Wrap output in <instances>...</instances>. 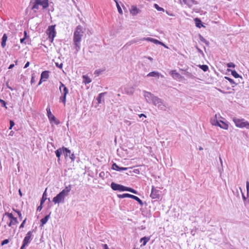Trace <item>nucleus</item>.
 <instances>
[{
	"label": "nucleus",
	"mask_w": 249,
	"mask_h": 249,
	"mask_svg": "<svg viewBox=\"0 0 249 249\" xmlns=\"http://www.w3.org/2000/svg\"><path fill=\"white\" fill-rule=\"evenodd\" d=\"M124 122L126 123V124L128 125H130L131 124V123L128 120H125Z\"/></svg>",
	"instance_id": "63"
},
{
	"label": "nucleus",
	"mask_w": 249,
	"mask_h": 249,
	"mask_svg": "<svg viewBox=\"0 0 249 249\" xmlns=\"http://www.w3.org/2000/svg\"><path fill=\"white\" fill-rule=\"evenodd\" d=\"M84 33L83 28L81 25L76 26L73 37L74 48L76 50V53L78 52L81 49V42Z\"/></svg>",
	"instance_id": "1"
},
{
	"label": "nucleus",
	"mask_w": 249,
	"mask_h": 249,
	"mask_svg": "<svg viewBox=\"0 0 249 249\" xmlns=\"http://www.w3.org/2000/svg\"><path fill=\"white\" fill-rule=\"evenodd\" d=\"M55 25H52L49 27L48 31L49 32V37H51L52 39H53L54 36H55Z\"/></svg>",
	"instance_id": "12"
},
{
	"label": "nucleus",
	"mask_w": 249,
	"mask_h": 249,
	"mask_svg": "<svg viewBox=\"0 0 249 249\" xmlns=\"http://www.w3.org/2000/svg\"><path fill=\"white\" fill-rule=\"evenodd\" d=\"M63 153H64L65 154V156L66 157L69 156L71 153V150H70L68 148L64 147H63Z\"/></svg>",
	"instance_id": "27"
},
{
	"label": "nucleus",
	"mask_w": 249,
	"mask_h": 249,
	"mask_svg": "<svg viewBox=\"0 0 249 249\" xmlns=\"http://www.w3.org/2000/svg\"><path fill=\"white\" fill-rule=\"evenodd\" d=\"M154 7L159 11H164L163 8L160 7L157 4H154Z\"/></svg>",
	"instance_id": "38"
},
{
	"label": "nucleus",
	"mask_w": 249,
	"mask_h": 249,
	"mask_svg": "<svg viewBox=\"0 0 249 249\" xmlns=\"http://www.w3.org/2000/svg\"><path fill=\"white\" fill-rule=\"evenodd\" d=\"M70 157V158L71 160L72 161H74L75 159V155L73 153H72L69 156Z\"/></svg>",
	"instance_id": "46"
},
{
	"label": "nucleus",
	"mask_w": 249,
	"mask_h": 249,
	"mask_svg": "<svg viewBox=\"0 0 249 249\" xmlns=\"http://www.w3.org/2000/svg\"><path fill=\"white\" fill-rule=\"evenodd\" d=\"M112 169L114 170L120 171V167L115 163L112 164Z\"/></svg>",
	"instance_id": "34"
},
{
	"label": "nucleus",
	"mask_w": 249,
	"mask_h": 249,
	"mask_svg": "<svg viewBox=\"0 0 249 249\" xmlns=\"http://www.w3.org/2000/svg\"><path fill=\"white\" fill-rule=\"evenodd\" d=\"M60 100L62 101L64 105H65L66 102V95H62V96L60 97Z\"/></svg>",
	"instance_id": "35"
},
{
	"label": "nucleus",
	"mask_w": 249,
	"mask_h": 249,
	"mask_svg": "<svg viewBox=\"0 0 249 249\" xmlns=\"http://www.w3.org/2000/svg\"><path fill=\"white\" fill-rule=\"evenodd\" d=\"M158 42H159L158 43H155V44H160V45L163 46L164 47H165L166 48H168V47L164 43H163L162 42H160V41L159 40H158Z\"/></svg>",
	"instance_id": "54"
},
{
	"label": "nucleus",
	"mask_w": 249,
	"mask_h": 249,
	"mask_svg": "<svg viewBox=\"0 0 249 249\" xmlns=\"http://www.w3.org/2000/svg\"><path fill=\"white\" fill-rule=\"evenodd\" d=\"M158 42H159L158 43H155V44H160V45L163 46L164 47H165L166 48H168V47L164 43H163L162 42H160V41L159 40H158Z\"/></svg>",
	"instance_id": "56"
},
{
	"label": "nucleus",
	"mask_w": 249,
	"mask_h": 249,
	"mask_svg": "<svg viewBox=\"0 0 249 249\" xmlns=\"http://www.w3.org/2000/svg\"><path fill=\"white\" fill-rule=\"evenodd\" d=\"M196 48L199 53L203 54V51L200 49H199L197 46H196Z\"/></svg>",
	"instance_id": "59"
},
{
	"label": "nucleus",
	"mask_w": 249,
	"mask_h": 249,
	"mask_svg": "<svg viewBox=\"0 0 249 249\" xmlns=\"http://www.w3.org/2000/svg\"><path fill=\"white\" fill-rule=\"evenodd\" d=\"M4 215H7V216L11 219V221L8 224L9 227H11L12 225H16L18 223L17 218L14 217L12 213L6 212L5 213Z\"/></svg>",
	"instance_id": "9"
},
{
	"label": "nucleus",
	"mask_w": 249,
	"mask_h": 249,
	"mask_svg": "<svg viewBox=\"0 0 249 249\" xmlns=\"http://www.w3.org/2000/svg\"><path fill=\"white\" fill-rule=\"evenodd\" d=\"M42 209V205H41V203H40V205L37 207V211H40Z\"/></svg>",
	"instance_id": "58"
},
{
	"label": "nucleus",
	"mask_w": 249,
	"mask_h": 249,
	"mask_svg": "<svg viewBox=\"0 0 249 249\" xmlns=\"http://www.w3.org/2000/svg\"><path fill=\"white\" fill-rule=\"evenodd\" d=\"M232 121L236 127L239 128L245 127L247 129H249V122L245 121L244 119H239L236 117H233Z\"/></svg>",
	"instance_id": "4"
},
{
	"label": "nucleus",
	"mask_w": 249,
	"mask_h": 249,
	"mask_svg": "<svg viewBox=\"0 0 249 249\" xmlns=\"http://www.w3.org/2000/svg\"><path fill=\"white\" fill-rule=\"evenodd\" d=\"M128 192H130L132 193L135 194H138L137 191H136L135 190H134L133 189L131 188H129Z\"/></svg>",
	"instance_id": "49"
},
{
	"label": "nucleus",
	"mask_w": 249,
	"mask_h": 249,
	"mask_svg": "<svg viewBox=\"0 0 249 249\" xmlns=\"http://www.w3.org/2000/svg\"><path fill=\"white\" fill-rule=\"evenodd\" d=\"M158 42H159L158 43H155V44H160V45L163 46L164 47H165L166 48H168V47L164 43H163L162 42H160V41L159 40H158Z\"/></svg>",
	"instance_id": "55"
},
{
	"label": "nucleus",
	"mask_w": 249,
	"mask_h": 249,
	"mask_svg": "<svg viewBox=\"0 0 249 249\" xmlns=\"http://www.w3.org/2000/svg\"><path fill=\"white\" fill-rule=\"evenodd\" d=\"M150 240V237H143L141 239V242H143L142 246H145Z\"/></svg>",
	"instance_id": "26"
},
{
	"label": "nucleus",
	"mask_w": 249,
	"mask_h": 249,
	"mask_svg": "<svg viewBox=\"0 0 249 249\" xmlns=\"http://www.w3.org/2000/svg\"><path fill=\"white\" fill-rule=\"evenodd\" d=\"M47 116L51 123L54 122L57 124L59 122L56 120L55 116L52 113L50 107H48L46 108Z\"/></svg>",
	"instance_id": "8"
},
{
	"label": "nucleus",
	"mask_w": 249,
	"mask_h": 249,
	"mask_svg": "<svg viewBox=\"0 0 249 249\" xmlns=\"http://www.w3.org/2000/svg\"><path fill=\"white\" fill-rule=\"evenodd\" d=\"M49 71H43L41 74V78L39 82L38 85H40L42 83V80L43 81H46L49 77Z\"/></svg>",
	"instance_id": "11"
},
{
	"label": "nucleus",
	"mask_w": 249,
	"mask_h": 249,
	"mask_svg": "<svg viewBox=\"0 0 249 249\" xmlns=\"http://www.w3.org/2000/svg\"><path fill=\"white\" fill-rule=\"evenodd\" d=\"M150 197L152 199L159 198L160 197V191L152 186Z\"/></svg>",
	"instance_id": "10"
},
{
	"label": "nucleus",
	"mask_w": 249,
	"mask_h": 249,
	"mask_svg": "<svg viewBox=\"0 0 249 249\" xmlns=\"http://www.w3.org/2000/svg\"><path fill=\"white\" fill-rule=\"evenodd\" d=\"M153 105L157 107L159 110L166 111L167 108V105L160 98L158 97L153 99L152 102Z\"/></svg>",
	"instance_id": "3"
},
{
	"label": "nucleus",
	"mask_w": 249,
	"mask_h": 249,
	"mask_svg": "<svg viewBox=\"0 0 249 249\" xmlns=\"http://www.w3.org/2000/svg\"><path fill=\"white\" fill-rule=\"evenodd\" d=\"M170 74H171L172 77L174 78H179L181 77L180 74L178 72H177L176 70L172 71L170 72Z\"/></svg>",
	"instance_id": "21"
},
{
	"label": "nucleus",
	"mask_w": 249,
	"mask_h": 249,
	"mask_svg": "<svg viewBox=\"0 0 249 249\" xmlns=\"http://www.w3.org/2000/svg\"><path fill=\"white\" fill-rule=\"evenodd\" d=\"M158 42H159L158 43H155V44H160V45L163 46L164 47H165L166 48H168V47L164 43H163L162 42H160V41L159 40H158Z\"/></svg>",
	"instance_id": "53"
},
{
	"label": "nucleus",
	"mask_w": 249,
	"mask_h": 249,
	"mask_svg": "<svg viewBox=\"0 0 249 249\" xmlns=\"http://www.w3.org/2000/svg\"><path fill=\"white\" fill-rule=\"evenodd\" d=\"M49 0H35L32 9L34 10L35 12H36V10L39 9V5L42 6L43 9H45L49 6Z\"/></svg>",
	"instance_id": "5"
},
{
	"label": "nucleus",
	"mask_w": 249,
	"mask_h": 249,
	"mask_svg": "<svg viewBox=\"0 0 249 249\" xmlns=\"http://www.w3.org/2000/svg\"><path fill=\"white\" fill-rule=\"evenodd\" d=\"M160 75V73L158 71H152L149 72L147 75V76L148 77H159Z\"/></svg>",
	"instance_id": "20"
},
{
	"label": "nucleus",
	"mask_w": 249,
	"mask_h": 249,
	"mask_svg": "<svg viewBox=\"0 0 249 249\" xmlns=\"http://www.w3.org/2000/svg\"><path fill=\"white\" fill-rule=\"evenodd\" d=\"M122 191H128L129 187H125L123 186Z\"/></svg>",
	"instance_id": "57"
},
{
	"label": "nucleus",
	"mask_w": 249,
	"mask_h": 249,
	"mask_svg": "<svg viewBox=\"0 0 249 249\" xmlns=\"http://www.w3.org/2000/svg\"><path fill=\"white\" fill-rule=\"evenodd\" d=\"M33 231H29L24 237L23 244L20 249H24L25 247L27 246L31 241L32 240Z\"/></svg>",
	"instance_id": "6"
},
{
	"label": "nucleus",
	"mask_w": 249,
	"mask_h": 249,
	"mask_svg": "<svg viewBox=\"0 0 249 249\" xmlns=\"http://www.w3.org/2000/svg\"><path fill=\"white\" fill-rule=\"evenodd\" d=\"M199 39L200 40L204 43L207 46H208L209 45V42L208 41H207V40H206L202 36H201V35H199Z\"/></svg>",
	"instance_id": "29"
},
{
	"label": "nucleus",
	"mask_w": 249,
	"mask_h": 249,
	"mask_svg": "<svg viewBox=\"0 0 249 249\" xmlns=\"http://www.w3.org/2000/svg\"><path fill=\"white\" fill-rule=\"evenodd\" d=\"M195 21L196 26L197 27H198L200 28L202 26H203V25H202L201 20L200 19H199L198 18H196L195 19Z\"/></svg>",
	"instance_id": "23"
},
{
	"label": "nucleus",
	"mask_w": 249,
	"mask_h": 249,
	"mask_svg": "<svg viewBox=\"0 0 249 249\" xmlns=\"http://www.w3.org/2000/svg\"><path fill=\"white\" fill-rule=\"evenodd\" d=\"M139 11V9H138L136 6L134 5L132 6L131 8L130 9V13L134 16H135L138 14Z\"/></svg>",
	"instance_id": "17"
},
{
	"label": "nucleus",
	"mask_w": 249,
	"mask_h": 249,
	"mask_svg": "<svg viewBox=\"0 0 249 249\" xmlns=\"http://www.w3.org/2000/svg\"><path fill=\"white\" fill-rule=\"evenodd\" d=\"M144 97L146 98L147 102L148 101H151L152 103L153 102V99L156 98L157 96H154L151 92L145 91Z\"/></svg>",
	"instance_id": "15"
},
{
	"label": "nucleus",
	"mask_w": 249,
	"mask_h": 249,
	"mask_svg": "<svg viewBox=\"0 0 249 249\" xmlns=\"http://www.w3.org/2000/svg\"><path fill=\"white\" fill-rule=\"evenodd\" d=\"M30 65V62L28 61L25 65L24 68H27L28 67H29Z\"/></svg>",
	"instance_id": "62"
},
{
	"label": "nucleus",
	"mask_w": 249,
	"mask_h": 249,
	"mask_svg": "<svg viewBox=\"0 0 249 249\" xmlns=\"http://www.w3.org/2000/svg\"><path fill=\"white\" fill-rule=\"evenodd\" d=\"M7 40V36L6 34H4L3 35V36L2 37V41L1 42V45L3 48H4L6 46V42Z\"/></svg>",
	"instance_id": "19"
},
{
	"label": "nucleus",
	"mask_w": 249,
	"mask_h": 249,
	"mask_svg": "<svg viewBox=\"0 0 249 249\" xmlns=\"http://www.w3.org/2000/svg\"><path fill=\"white\" fill-rule=\"evenodd\" d=\"M47 199L46 197V191L44 192L43 194L42 197L40 200V203H41V205H43V204L44 203L45 200Z\"/></svg>",
	"instance_id": "33"
},
{
	"label": "nucleus",
	"mask_w": 249,
	"mask_h": 249,
	"mask_svg": "<svg viewBox=\"0 0 249 249\" xmlns=\"http://www.w3.org/2000/svg\"><path fill=\"white\" fill-rule=\"evenodd\" d=\"M63 147L62 148H59L57 150L55 151V154L56 157L58 158V160H59V158L61 156V154L63 152Z\"/></svg>",
	"instance_id": "25"
},
{
	"label": "nucleus",
	"mask_w": 249,
	"mask_h": 249,
	"mask_svg": "<svg viewBox=\"0 0 249 249\" xmlns=\"http://www.w3.org/2000/svg\"><path fill=\"white\" fill-rule=\"evenodd\" d=\"M231 75L235 78H241L242 79V77L235 71H231Z\"/></svg>",
	"instance_id": "30"
},
{
	"label": "nucleus",
	"mask_w": 249,
	"mask_h": 249,
	"mask_svg": "<svg viewBox=\"0 0 249 249\" xmlns=\"http://www.w3.org/2000/svg\"><path fill=\"white\" fill-rule=\"evenodd\" d=\"M15 125V123L13 121L10 120V127L9 129H11L13 126H14Z\"/></svg>",
	"instance_id": "47"
},
{
	"label": "nucleus",
	"mask_w": 249,
	"mask_h": 249,
	"mask_svg": "<svg viewBox=\"0 0 249 249\" xmlns=\"http://www.w3.org/2000/svg\"><path fill=\"white\" fill-rule=\"evenodd\" d=\"M71 185H69L66 186L62 191H61L56 196L54 197L53 199V201L55 203H60L63 202L64 199L67 196L69 192L71 190Z\"/></svg>",
	"instance_id": "2"
},
{
	"label": "nucleus",
	"mask_w": 249,
	"mask_h": 249,
	"mask_svg": "<svg viewBox=\"0 0 249 249\" xmlns=\"http://www.w3.org/2000/svg\"><path fill=\"white\" fill-rule=\"evenodd\" d=\"M198 67L204 71H206L208 70V67L206 65H199Z\"/></svg>",
	"instance_id": "32"
},
{
	"label": "nucleus",
	"mask_w": 249,
	"mask_h": 249,
	"mask_svg": "<svg viewBox=\"0 0 249 249\" xmlns=\"http://www.w3.org/2000/svg\"><path fill=\"white\" fill-rule=\"evenodd\" d=\"M51 213L50 212L49 214L46 215L43 218L40 220V226H43L47 222L48 220L50 217Z\"/></svg>",
	"instance_id": "16"
},
{
	"label": "nucleus",
	"mask_w": 249,
	"mask_h": 249,
	"mask_svg": "<svg viewBox=\"0 0 249 249\" xmlns=\"http://www.w3.org/2000/svg\"><path fill=\"white\" fill-rule=\"evenodd\" d=\"M0 103L1 104V105L3 107H5L6 108H7V107L6 106V103L5 101H4L3 100L0 99Z\"/></svg>",
	"instance_id": "41"
},
{
	"label": "nucleus",
	"mask_w": 249,
	"mask_h": 249,
	"mask_svg": "<svg viewBox=\"0 0 249 249\" xmlns=\"http://www.w3.org/2000/svg\"><path fill=\"white\" fill-rule=\"evenodd\" d=\"M139 117H140V118H141V117H145V118H146V116L145 114H142H142H139Z\"/></svg>",
	"instance_id": "64"
},
{
	"label": "nucleus",
	"mask_w": 249,
	"mask_h": 249,
	"mask_svg": "<svg viewBox=\"0 0 249 249\" xmlns=\"http://www.w3.org/2000/svg\"><path fill=\"white\" fill-rule=\"evenodd\" d=\"M227 67L228 68H234L235 65L233 63H229L227 64Z\"/></svg>",
	"instance_id": "48"
},
{
	"label": "nucleus",
	"mask_w": 249,
	"mask_h": 249,
	"mask_svg": "<svg viewBox=\"0 0 249 249\" xmlns=\"http://www.w3.org/2000/svg\"><path fill=\"white\" fill-rule=\"evenodd\" d=\"M102 247H103V249H109V248L107 244H101Z\"/></svg>",
	"instance_id": "52"
},
{
	"label": "nucleus",
	"mask_w": 249,
	"mask_h": 249,
	"mask_svg": "<svg viewBox=\"0 0 249 249\" xmlns=\"http://www.w3.org/2000/svg\"><path fill=\"white\" fill-rule=\"evenodd\" d=\"M104 71L105 70H97L95 71L94 74H96L97 75H99Z\"/></svg>",
	"instance_id": "39"
},
{
	"label": "nucleus",
	"mask_w": 249,
	"mask_h": 249,
	"mask_svg": "<svg viewBox=\"0 0 249 249\" xmlns=\"http://www.w3.org/2000/svg\"><path fill=\"white\" fill-rule=\"evenodd\" d=\"M220 122L222 123V124L219 123L218 126L226 130L228 129V125L221 121Z\"/></svg>",
	"instance_id": "31"
},
{
	"label": "nucleus",
	"mask_w": 249,
	"mask_h": 249,
	"mask_svg": "<svg viewBox=\"0 0 249 249\" xmlns=\"http://www.w3.org/2000/svg\"><path fill=\"white\" fill-rule=\"evenodd\" d=\"M24 36H25V37L23 38H21L20 40V42L21 43H24V40L25 39V38L26 37V36H27V33L26 31H25L24 32Z\"/></svg>",
	"instance_id": "44"
},
{
	"label": "nucleus",
	"mask_w": 249,
	"mask_h": 249,
	"mask_svg": "<svg viewBox=\"0 0 249 249\" xmlns=\"http://www.w3.org/2000/svg\"><path fill=\"white\" fill-rule=\"evenodd\" d=\"M117 196L120 198H123L124 197L131 198L137 201L141 206H142L143 205V202L138 197L133 195L129 194H124L122 195H118Z\"/></svg>",
	"instance_id": "7"
},
{
	"label": "nucleus",
	"mask_w": 249,
	"mask_h": 249,
	"mask_svg": "<svg viewBox=\"0 0 249 249\" xmlns=\"http://www.w3.org/2000/svg\"><path fill=\"white\" fill-rule=\"evenodd\" d=\"M246 188H247V194H248L249 192V182L248 181H247L246 182Z\"/></svg>",
	"instance_id": "51"
},
{
	"label": "nucleus",
	"mask_w": 249,
	"mask_h": 249,
	"mask_svg": "<svg viewBox=\"0 0 249 249\" xmlns=\"http://www.w3.org/2000/svg\"><path fill=\"white\" fill-rule=\"evenodd\" d=\"M59 90H60L62 95H67V94L69 92V90H68V88L62 82H60Z\"/></svg>",
	"instance_id": "13"
},
{
	"label": "nucleus",
	"mask_w": 249,
	"mask_h": 249,
	"mask_svg": "<svg viewBox=\"0 0 249 249\" xmlns=\"http://www.w3.org/2000/svg\"><path fill=\"white\" fill-rule=\"evenodd\" d=\"M140 40H141V41H144V40L152 42L154 43L159 42L158 40H157L156 39H154L153 38H151L150 37H143V38L140 39Z\"/></svg>",
	"instance_id": "18"
},
{
	"label": "nucleus",
	"mask_w": 249,
	"mask_h": 249,
	"mask_svg": "<svg viewBox=\"0 0 249 249\" xmlns=\"http://www.w3.org/2000/svg\"><path fill=\"white\" fill-rule=\"evenodd\" d=\"M225 78L227 80H228L231 84H233V85H236L237 84L235 83V82L234 81V80L232 79H231V78L230 77H225Z\"/></svg>",
	"instance_id": "37"
},
{
	"label": "nucleus",
	"mask_w": 249,
	"mask_h": 249,
	"mask_svg": "<svg viewBox=\"0 0 249 249\" xmlns=\"http://www.w3.org/2000/svg\"><path fill=\"white\" fill-rule=\"evenodd\" d=\"M55 64L56 67H57L60 69H62L63 67V64L62 63H59L58 62H55Z\"/></svg>",
	"instance_id": "42"
},
{
	"label": "nucleus",
	"mask_w": 249,
	"mask_h": 249,
	"mask_svg": "<svg viewBox=\"0 0 249 249\" xmlns=\"http://www.w3.org/2000/svg\"><path fill=\"white\" fill-rule=\"evenodd\" d=\"M116 6H117L118 12L119 13V14L122 15L123 14V11H122V9L121 8L119 3L118 2V1L116 2Z\"/></svg>",
	"instance_id": "36"
},
{
	"label": "nucleus",
	"mask_w": 249,
	"mask_h": 249,
	"mask_svg": "<svg viewBox=\"0 0 249 249\" xmlns=\"http://www.w3.org/2000/svg\"><path fill=\"white\" fill-rule=\"evenodd\" d=\"M26 218H25L23 221V222H22V223L20 224V226H19V228L21 229V228H22L24 227V224L26 222Z\"/></svg>",
	"instance_id": "50"
},
{
	"label": "nucleus",
	"mask_w": 249,
	"mask_h": 249,
	"mask_svg": "<svg viewBox=\"0 0 249 249\" xmlns=\"http://www.w3.org/2000/svg\"><path fill=\"white\" fill-rule=\"evenodd\" d=\"M82 78L83 79V82L85 84H89L91 82V79L86 75H83L82 76Z\"/></svg>",
	"instance_id": "22"
},
{
	"label": "nucleus",
	"mask_w": 249,
	"mask_h": 249,
	"mask_svg": "<svg viewBox=\"0 0 249 249\" xmlns=\"http://www.w3.org/2000/svg\"><path fill=\"white\" fill-rule=\"evenodd\" d=\"M211 122L213 125L218 126L219 122L216 119V115H215L214 118L211 119Z\"/></svg>",
	"instance_id": "24"
},
{
	"label": "nucleus",
	"mask_w": 249,
	"mask_h": 249,
	"mask_svg": "<svg viewBox=\"0 0 249 249\" xmlns=\"http://www.w3.org/2000/svg\"><path fill=\"white\" fill-rule=\"evenodd\" d=\"M106 92H103V93H101L100 94H98L97 97V100L98 101V104H101V100H102V98H103V97L105 95V94H106Z\"/></svg>",
	"instance_id": "28"
},
{
	"label": "nucleus",
	"mask_w": 249,
	"mask_h": 249,
	"mask_svg": "<svg viewBox=\"0 0 249 249\" xmlns=\"http://www.w3.org/2000/svg\"><path fill=\"white\" fill-rule=\"evenodd\" d=\"M183 1L187 5H188L190 7L192 6V4H190L189 3L187 2V0H183Z\"/></svg>",
	"instance_id": "60"
},
{
	"label": "nucleus",
	"mask_w": 249,
	"mask_h": 249,
	"mask_svg": "<svg viewBox=\"0 0 249 249\" xmlns=\"http://www.w3.org/2000/svg\"><path fill=\"white\" fill-rule=\"evenodd\" d=\"M9 241L8 239H5L1 242V246H3L5 244H8L9 243Z\"/></svg>",
	"instance_id": "45"
},
{
	"label": "nucleus",
	"mask_w": 249,
	"mask_h": 249,
	"mask_svg": "<svg viewBox=\"0 0 249 249\" xmlns=\"http://www.w3.org/2000/svg\"><path fill=\"white\" fill-rule=\"evenodd\" d=\"M14 210L18 213V217H19V219L20 220H21L22 219V214H21V212L20 211H18V210Z\"/></svg>",
	"instance_id": "43"
},
{
	"label": "nucleus",
	"mask_w": 249,
	"mask_h": 249,
	"mask_svg": "<svg viewBox=\"0 0 249 249\" xmlns=\"http://www.w3.org/2000/svg\"><path fill=\"white\" fill-rule=\"evenodd\" d=\"M128 169L127 167H120V171H126Z\"/></svg>",
	"instance_id": "61"
},
{
	"label": "nucleus",
	"mask_w": 249,
	"mask_h": 249,
	"mask_svg": "<svg viewBox=\"0 0 249 249\" xmlns=\"http://www.w3.org/2000/svg\"><path fill=\"white\" fill-rule=\"evenodd\" d=\"M123 185L117 184L114 182H112L111 183V187L114 191L118 190L120 191H122L123 188Z\"/></svg>",
	"instance_id": "14"
},
{
	"label": "nucleus",
	"mask_w": 249,
	"mask_h": 249,
	"mask_svg": "<svg viewBox=\"0 0 249 249\" xmlns=\"http://www.w3.org/2000/svg\"><path fill=\"white\" fill-rule=\"evenodd\" d=\"M185 74L186 75V76L191 78H193L194 77V75L191 73H190L188 71H185Z\"/></svg>",
	"instance_id": "40"
}]
</instances>
